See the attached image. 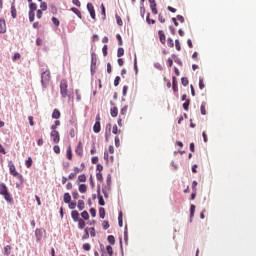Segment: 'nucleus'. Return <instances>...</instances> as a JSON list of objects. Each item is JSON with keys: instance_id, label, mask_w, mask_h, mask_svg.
<instances>
[{"instance_id": "1", "label": "nucleus", "mask_w": 256, "mask_h": 256, "mask_svg": "<svg viewBox=\"0 0 256 256\" xmlns=\"http://www.w3.org/2000/svg\"><path fill=\"white\" fill-rule=\"evenodd\" d=\"M0 195H2L7 203H13V196L9 193V188L5 183L0 184Z\"/></svg>"}, {"instance_id": "2", "label": "nucleus", "mask_w": 256, "mask_h": 256, "mask_svg": "<svg viewBox=\"0 0 256 256\" xmlns=\"http://www.w3.org/2000/svg\"><path fill=\"white\" fill-rule=\"evenodd\" d=\"M50 81H51V71L46 70L42 72L41 74L42 87L47 88V85H49Z\"/></svg>"}, {"instance_id": "3", "label": "nucleus", "mask_w": 256, "mask_h": 256, "mask_svg": "<svg viewBox=\"0 0 256 256\" xmlns=\"http://www.w3.org/2000/svg\"><path fill=\"white\" fill-rule=\"evenodd\" d=\"M67 80H62L60 83V93L62 97H67Z\"/></svg>"}, {"instance_id": "4", "label": "nucleus", "mask_w": 256, "mask_h": 256, "mask_svg": "<svg viewBox=\"0 0 256 256\" xmlns=\"http://www.w3.org/2000/svg\"><path fill=\"white\" fill-rule=\"evenodd\" d=\"M87 9L90 13L91 19H93L94 21H97V18L95 16V7L91 3H88L87 4Z\"/></svg>"}, {"instance_id": "5", "label": "nucleus", "mask_w": 256, "mask_h": 256, "mask_svg": "<svg viewBox=\"0 0 256 256\" xmlns=\"http://www.w3.org/2000/svg\"><path fill=\"white\" fill-rule=\"evenodd\" d=\"M109 191H111V184H104L102 187V193L106 199L109 198Z\"/></svg>"}, {"instance_id": "6", "label": "nucleus", "mask_w": 256, "mask_h": 256, "mask_svg": "<svg viewBox=\"0 0 256 256\" xmlns=\"http://www.w3.org/2000/svg\"><path fill=\"white\" fill-rule=\"evenodd\" d=\"M50 136L52 137L54 143H59V141H61V138L59 136V131L57 130H52L50 133Z\"/></svg>"}, {"instance_id": "7", "label": "nucleus", "mask_w": 256, "mask_h": 256, "mask_svg": "<svg viewBox=\"0 0 256 256\" xmlns=\"http://www.w3.org/2000/svg\"><path fill=\"white\" fill-rule=\"evenodd\" d=\"M9 171L13 177H20L19 173L17 172V169L15 168L14 163H9Z\"/></svg>"}, {"instance_id": "8", "label": "nucleus", "mask_w": 256, "mask_h": 256, "mask_svg": "<svg viewBox=\"0 0 256 256\" xmlns=\"http://www.w3.org/2000/svg\"><path fill=\"white\" fill-rule=\"evenodd\" d=\"M75 153L76 155H78V157H82L83 155V142H78L76 149H75Z\"/></svg>"}, {"instance_id": "9", "label": "nucleus", "mask_w": 256, "mask_h": 256, "mask_svg": "<svg viewBox=\"0 0 256 256\" xmlns=\"http://www.w3.org/2000/svg\"><path fill=\"white\" fill-rule=\"evenodd\" d=\"M150 3V9L153 13V15H157L158 11H157V2H155V0H148Z\"/></svg>"}, {"instance_id": "10", "label": "nucleus", "mask_w": 256, "mask_h": 256, "mask_svg": "<svg viewBox=\"0 0 256 256\" xmlns=\"http://www.w3.org/2000/svg\"><path fill=\"white\" fill-rule=\"evenodd\" d=\"M111 127H112L111 123H108L106 125V131H105V139H106V141H109V137H111Z\"/></svg>"}, {"instance_id": "11", "label": "nucleus", "mask_w": 256, "mask_h": 256, "mask_svg": "<svg viewBox=\"0 0 256 256\" xmlns=\"http://www.w3.org/2000/svg\"><path fill=\"white\" fill-rule=\"evenodd\" d=\"M158 35H159L160 43H162V45H165V43L167 41V38L165 36V32H163V30H160L158 32Z\"/></svg>"}, {"instance_id": "12", "label": "nucleus", "mask_w": 256, "mask_h": 256, "mask_svg": "<svg viewBox=\"0 0 256 256\" xmlns=\"http://www.w3.org/2000/svg\"><path fill=\"white\" fill-rule=\"evenodd\" d=\"M35 237L37 241H41L43 239V231L39 228L35 230Z\"/></svg>"}, {"instance_id": "13", "label": "nucleus", "mask_w": 256, "mask_h": 256, "mask_svg": "<svg viewBox=\"0 0 256 256\" xmlns=\"http://www.w3.org/2000/svg\"><path fill=\"white\" fill-rule=\"evenodd\" d=\"M110 115L111 117H117V115H119V108H117V106H113L111 109H110Z\"/></svg>"}, {"instance_id": "14", "label": "nucleus", "mask_w": 256, "mask_h": 256, "mask_svg": "<svg viewBox=\"0 0 256 256\" xmlns=\"http://www.w3.org/2000/svg\"><path fill=\"white\" fill-rule=\"evenodd\" d=\"M71 217H72L73 221H74L75 223H77L78 220L80 219V218H79V212H78L77 210H73V211L71 212Z\"/></svg>"}, {"instance_id": "15", "label": "nucleus", "mask_w": 256, "mask_h": 256, "mask_svg": "<svg viewBox=\"0 0 256 256\" xmlns=\"http://www.w3.org/2000/svg\"><path fill=\"white\" fill-rule=\"evenodd\" d=\"M201 115H207V102H202L200 106Z\"/></svg>"}, {"instance_id": "16", "label": "nucleus", "mask_w": 256, "mask_h": 256, "mask_svg": "<svg viewBox=\"0 0 256 256\" xmlns=\"http://www.w3.org/2000/svg\"><path fill=\"white\" fill-rule=\"evenodd\" d=\"M11 15L13 19L17 18V9L15 8V1H13L11 4Z\"/></svg>"}, {"instance_id": "17", "label": "nucleus", "mask_w": 256, "mask_h": 256, "mask_svg": "<svg viewBox=\"0 0 256 256\" xmlns=\"http://www.w3.org/2000/svg\"><path fill=\"white\" fill-rule=\"evenodd\" d=\"M129 109V106L125 105L121 110H120V115L119 117H122L125 119L126 115H127V111Z\"/></svg>"}, {"instance_id": "18", "label": "nucleus", "mask_w": 256, "mask_h": 256, "mask_svg": "<svg viewBox=\"0 0 256 256\" xmlns=\"http://www.w3.org/2000/svg\"><path fill=\"white\" fill-rule=\"evenodd\" d=\"M7 31V26L3 19H0V33H5Z\"/></svg>"}, {"instance_id": "19", "label": "nucleus", "mask_w": 256, "mask_h": 256, "mask_svg": "<svg viewBox=\"0 0 256 256\" xmlns=\"http://www.w3.org/2000/svg\"><path fill=\"white\" fill-rule=\"evenodd\" d=\"M94 133H100L101 132V122H95L93 126Z\"/></svg>"}, {"instance_id": "20", "label": "nucleus", "mask_w": 256, "mask_h": 256, "mask_svg": "<svg viewBox=\"0 0 256 256\" xmlns=\"http://www.w3.org/2000/svg\"><path fill=\"white\" fill-rule=\"evenodd\" d=\"M63 201L64 203H71V194L69 192L64 193Z\"/></svg>"}, {"instance_id": "21", "label": "nucleus", "mask_w": 256, "mask_h": 256, "mask_svg": "<svg viewBox=\"0 0 256 256\" xmlns=\"http://www.w3.org/2000/svg\"><path fill=\"white\" fill-rule=\"evenodd\" d=\"M61 117V112L58 109H54L52 113V119H59Z\"/></svg>"}, {"instance_id": "22", "label": "nucleus", "mask_w": 256, "mask_h": 256, "mask_svg": "<svg viewBox=\"0 0 256 256\" xmlns=\"http://www.w3.org/2000/svg\"><path fill=\"white\" fill-rule=\"evenodd\" d=\"M85 181H87V176L85 174L78 176V183H85Z\"/></svg>"}, {"instance_id": "23", "label": "nucleus", "mask_w": 256, "mask_h": 256, "mask_svg": "<svg viewBox=\"0 0 256 256\" xmlns=\"http://www.w3.org/2000/svg\"><path fill=\"white\" fill-rule=\"evenodd\" d=\"M78 190H79L81 193H87V185H86V184H81V185H79Z\"/></svg>"}, {"instance_id": "24", "label": "nucleus", "mask_w": 256, "mask_h": 256, "mask_svg": "<svg viewBox=\"0 0 256 256\" xmlns=\"http://www.w3.org/2000/svg\"><path fill=\"white\" fill-rule=\"evenodd\" d=\"M77 222H78V229H85V220L80 218Z\"/></svg>"}, {"instance_id": "25", "label": "nucleus", "mask_w": 256, "mask_h": 256, "mask_svg": "<svg viewBox=\"0 0 256 256\" xmlns=\"http://www.w3.org/2000/svg\"><path fill=\"white\" fill-rule=\"evenodd\" d=\"M71 11H73L75 13V15H77V17H79V19L83 18V16L81 15V11H79V9L73 7V8H71Z\"/></svg>"}, {"instance_id": "26", "label": "nucleus", "mask_w": 256, "mask_h": 256, "mask_svg": "<svg viewBox=\"0 0 256 256\" xmlns=\"http://www.w3.org/2000/svg\"><path fill=\"white\" fill-rule=\"evenodd\" d=\"M172 89L177 91V78L175 76L172 77Z\"/></svg>"}, {"instance_id": "27", "label": "nucleus", "mask_w": 256, "mask_h": 256, "mask_svg": "<svg viewBox=\"0 0 256 256\" xmlns=\"http://www.w3.org/2000/svg\"><path fill=\"white\" fill-rule=\"evenodd\" d=\"M4 255L9 256L11 255V246L7 245L4 247Z\"/></svg>"}, {"instance_id": "28", "label": "nucleus", "mask_w": 256, "mask_h": 256, "mask_svg": "<svg viewBox=\"0 0 256 256\" xmlns=\"http://www.w3.org/2000/svg\"><path fill=\"white\" fill-rule=\"evenodd\" d=\"M107 241H108V243H110V245H115V236L109 235L107 237Z\"/></svg>"}, {"instance_id": "29", "label": "nucleus", "mask_w": 256, "mask_h": 256, "mask_svg": "<svg viewBox=\"0 0 256 256\" xmlns=\"http://www.w3.org/2000/svg\"><path fill=\"white\" fill-rule=\"evenodd\" d=\"M25 165H26L27 169H30V167L33 165V159L31 157H29L26 160Z\"/></svg>"}, {"instance_id": "30", "label": "nucleus", "mask_w": 256, "mask_h": 256, "mask_svg": "<svg viewBox=\"0 0 256 256\" xmlns=\"http://www.w3.org/2000/svg\"><path fill=\"white\" fill-rule=\"evenodd\" d=\"M116 23L119 25V27H123V20L121 19V16L116 14Z\"/></svg>"}, {"instance_id": "31", "label": "nucleus", "mask_w": 256, "mask_h": 256, "mask_svg": "<svg viewBox=\"0 0 256 256\" xmlns=\"http://www.w3.org/2000/svg\"><path fill=\"white\" fill-rule=\"evenodd\" d=\"M66 156L69 161H71V159H73V152L71 150V147L68 148Z\"/></svg>"}, {"instance_id": "32", "label": "nucleus", "mask_w": 256, "mask_h": 256, "mask_svg": "<svg viewBox=\"0 0 256 256\" xmlns=\"http://www.w3.org/2000/svg\"><path fill=\"white\" fill-rule=\"evenodd\" d=\"M29 9L32 11V13H35V11H37V5L33 2H30Z\"/></svg>"}, {"instance_id": "33", "label": "nucleus", "mask_w": 256, "mask_h": 256, "mask_svg": "<svg viewBox=\"0 0 256 256\" xmlns=\"http://www.w3.org/2000/svg\"><path fill=\"white\" fill-rule=\"evenodd\" d=\"M98 203L101 205V207H104L105 200L103 199V196L101 194L98 195Z\"/></svg>"}, {"instance_id": "34", "label": "nucleus", "mask_w": 256, "mask_h": 256, "mask_svg": "<svg viewBox=\"0 0 256 256\" xmlns=\"http://www.w3.org/2000/svg\"><path fill=\"white\" fill-rule=\"evenodd\" d=\"M78 209L80 211H83V209H85V202L83 200L78 201Z\"/></svg>"}, {"instance_id": "35", "label": "nucleus", "mask_w": 256, "mask_h": 256, "mask_svg": "<svg viewBox=\"0 0 256 256\" xmlns=\"http://www.w3.org/2000/svg\"><path fill=\"white\" fill-rule=\"evenodd\" d=\"M190 103H191V100H189V99H187V100L185 101V103H183V109H184L185 111H189V105H190Z\"/></svg>"}, {"instance_id": "36", "label": "nucleus", "mask_w": 256, "mask_h": 256, "mask_svg": "<svg viewBox=\"0 0 256 256\" xmlns=\"http://www.w3.org/2000/svg\"><path fill=\"white\" fill-rule=\"evenodd\" d=\"M151 14H147V17H146V21L148 23V25H155V20L154 19H151L149 18Z\"/></svg>"}, {"instance_id": "37", "label": "nucleus", "mask_w": 256, "mask_h": 256, "mask_svg": "<svg viewBox=\"0 0 256 256\" xmlns=\"http://www.w3.org/2000/svg\"><path fill=\"white\" fill-rule=\"evenodd\" d=\"M118 223H119V227H123V212L119 213Z\"/></svg>"}, {"instance_id": "38", "label": "nucleus", "mask_w": 256, "mask_h": 256, "mask_svg": "<svg viewBox=\"0 0 256 256\" xmlns=\"http://www.w3.org/2000/svg\"><path fill=\"white\" fill-rule=\"evenodd\" d=\"M81 217H82V219H85V221H89V212L83 211L81 213Z\"/></svg>"}, {"instance_id": "39", "label": "nucleus", "mask_w": 256, "mask_h": 256, "mask_svg": "<svg viewBox=\"0 0 256 256\" xmlns=\"http://www.w3.org/2000/svg\"><path fill=\"white\" fill-rule=\"evenodd\" d=\"M181 84H182L184 87H187V85H189V79H188L187 77L181 78Z\"/></svg>"}, {"instance_id": "40", "label": "nucleus", "mask_w": 256, "mask_h": 256, "mask_svg": "<svg viewBox=\"0 0 256 256\" xmlns=\"http://www.w3.org/2000/svg\"><path fill=\"white\" fill-rule=\"evenodd\" d=\"M125 55V49L118 48L117 57H123Z\"/></svg>"}, {"instance_id": "41", "label": "nucleus", "mask_w": 256, "mask_h": 256, "mask_svg": "<svg viewBox=\"0 0 256 256\" xmlns=\"http://www.w3.org/2000/svg\"><path fill=\"white\" fill-rule=\"evenodd\" d=\"M29 21L30 23H33V21H35V12L29 11Z\"/></svg>"}, {"instance_id": "42", "label": "nucleus", "mask_w": 256, "mask_h": 256, "mask_svg": "<svg viewBox=\"0 0 256 256\" xmlns=\"http://www.w3.org/2000/svg\"><path fill=\"white\" fill-rule=\"evenodd\" d=\"M82 239H83V240L89 239V228H85L84 234H83V236H82Z\"/></svg>"}, {"instance_id": "43", "label": "nucleus", "mask_w": 256, "mask_h": 256, "mask_svg": "<svg viewBox=\"0 0 256 256\" xmlns=\"http://www.w3.org/2000/svg\"><path fill=\"white\" fill-rule=\"evenodd\" d=\"M106 251L109 256H113V247L111 245L106 246Z\"/></svg>"}, {"instance_id": "44", "label": "nucleus", "mask_w": 256, "mask_h": 256, "mask_svg": "<svg viewBox=\"0 0 256 256\" xmlns=\"http://www.w3.org/2000/svg\"><path fill=\"white\" fill-rule=\"evenodd\" d=\"M96 178H97V181H100V183H103V173L102 172H98L96 174Z\"/></svg>"}, {"instance_id": "45", "label": "nucleus", "mask_w": 256, "mask_h": 256, "mask_svg": "<svg viewBox=\"0 0 256 256\" xmlns=\"http://www.w3.org/2000/svg\"><path fill=\"white\" fill-rule=\"evenodd\" d=\"M112 133L114 135H118V133H121V130H119V128L117 127V125H114L112 128Z\"/></svg>"}, {"instance_id": "46", "label": "nucleus", "mask_w": 256, "mask_h": 256, "mask_svg": "<svg viewBox=\"0 0 256 256\" xmlns=\"http://www.w3.org/2000/svg\"><path fill=\"white\" fill-rule=\"evenodd\" d=\"M59 125H61V121L56 120L55 124L51 126L52 131H56L55 129H57V127H59Z\"/></svg>"}, {"instance_id": "47", "label": "nucleus", "mask_w": 256, "mask_h": 256, "mask_svg": "<svg viewBox=\"0 0 256 256\" xmlns=\"http://www.w3.org/2000/svg\"><path fill=\"white\" fill-rule=\"evenodd\" d=\"M100 219H105V208L99 209Z\"/></svg>"}, {"instance_id": "48", "label": "nucleus", "mask_w": 256, "mask_h": 256, "mask_svg": "<svg viewBox=\"0 0 256 256\" xmlns=\"http://www.w3.org/2000/svg\"><path fill=\"white\" fill-rule=\"evenodd\" d=\"M195 216V205L190 206V217L193 218Z\"/></svg>"}, {"instance_id": "49", "label": "nucleus", "mask_w": 256, "mask_h": 256, "mask_svg": "<svg viewBox=\"0 0 256 256\" xmlns=\"http://www.w3.org/2000/svg\"><path fill=\"white\" fill-rule=\"evenodd\" d=\"M52 23L56 26L59 27V25H61V22L59 21V19L52 17Z\"/></svg>"}, {"instance_id": "50", "label": "nucleus", "mask_w": 256, "mask_h": 256, "mask_svg": "<svg viewBox=\"0 0 256 256\" xmlns=\"http://www.w3.org/2000/svg\"><path fill=\"white\" fill-rule=\"evenodd\" d=\"M41 11H47V2H40Z\"/></svg>"}, {"instance_id": "51", "label": "nucleus", "mask_w": 256, "mask_h": 256, "mask_svg": "<svg viewBox=\"0 0 256 256\" xmlns=\"http://www.w3.org/2000/svg\"><path fill=\"white\" fill-rule=\"evenodd\" d=\"M82 248L84 249V251H91V244L85 243L83 244Z\"/></svg>"}, {"instance_id": "52", "label": "nucleus", "mask_w": 256, "mask_h": 256, "mask_svg": "<svg viewBox=\"0 0 256 256\" xmlns=\"http://www.w3.org/2000/svg\"><path fill=\"white\" fill-rule=\"evenodd\" d=\"M167 45H168V47H170V48L175 47V44L173 43V39H172V38H168V40H167Z\"/></svg>"}, {"instance_id": "53", "label": "nucleus", "mask_w": 256, "mask_h": 256, "mask_svg": "<svg viewBox=\"0 0 256 256\" xmlns=\"http://www.w3.org/2000/svg\"><path fill=\"white\" fill-rule=\"evenodd\" d=\"M199 89H205V83L203 82V78H199Z\"/></svg>"}, {"instance_id": "54", "label": "nucleus", "mask_w": 256, "mask_h": 256, "mask_svg": "<svg viewBox=\"0 0 256 256\" xmlns=\"http://www.w3.org/2000/svg\"><path fill=\"white\" fill-rule=\"evenodd\" d=\"M53 151H54V153L59 155V153H61V148L58 145H56V146L53 147Z\"/></svg>"}, {"instance_id": "55", "label": "nucleus", "mask_w": 256, "mask_h": 256, "mask_svg": "<svg viewBox=\"0 0 256 256\" xmlns=\"http://www.w3.org/2000/svg\"><path fill=\"white\" fill-rule=\"evenodd\" d=\"M175 47L177 51H181V42H179V40H175Z\"/></svg>"}, {"instance_id": "56", "label": "nucleus", "mask_w": 256, "mask_h": 256, "mask_svg": "<svg viewBox=\"0 0 256 256\" xmlns=\"http://www.w3.org/2000/svg\"><path fill=\"white\" fill-rule=\"evenodd\" d=\"M88 231H90V236L91 237H95L97 234L95 232V229L92 227V228H88Z\"/></svg>"}, {"instance_id": "57", "label": "nucleus", "mask_w": 256, "mask_h": 256, "mask_svg": "<svg viewBox=\"0 0 256 256\" xmlns=\"http://www.w3.org/2000/svg\"><path fill=\"white\" fill-rule=\"evenodd\" d=\"M90 214H91V217H97V210H95V208H91Z\"/></svg>"}, {"instance_id": "58", "label": "nucleus", "mask_w": 256, "mask_h": 256, "mask_svg": "<svg viewBox=\"0 0 256 256\" xmlns=\"http://www.w3.org/2000/svg\"><path fill=\"white\" fill-rule=\"evenodd\" d=\"M121 81V77L117 76L114 80V86L117 87Z\"/></svg>"}, {"instance_id": "59", "label": "nucleus", "mask_w": 256, "mask_h": 256, "mask_svg": "<svg viewBox=\"0 0 256 256\" xmlns=\"http://www.w3.org/2000/svg\"><path fill=\"white\" fill-rule=\"evenodd\" d=\"M77 207V202H69V209H75Z\"/></svg>"}, {"instance_id": "60", "label": "nucleus", "mask_w": 256, "mask_h": 256, "mask_svg": "<svg viewBox=\"0 0 256 256\" xmlns=\"http://www.w3.org/2000/svg\"><path fill=\"white\" fill-rule=\"evenodd\" d=\"M102 227H103V229H105V230L109 229V222L104 221V222L102 223Z\"/></svg>"}, {"instance_id": "61", "label": "nucleus", "mask_w": 256, "mask_h": 256, "mask_svg": "<svg viewBox=\"0 0 256 256\" xmlns=\"http://www.w3.org/2000/svg\"><path fill=\"white\" fill-rule=\"evenodd\" d=\"M115 145H116V147H120V145H121V142L119 140V136L115 137Z\"/></svg>"}, {"instance_id": "62", "label": "nucleus", "mask_w": 256, "mask_h": 256, "mask_svg": "<svg viewBox=\"0 0 256 256\" xmlns=\"http://www.w3.org/2000/svg\"><path fill=\"white\" fill-rule=\"evenodd\" d=\"M73 5H76V7H81V1L79 0H72Z\"/></svg>"}, {"instance_id": "63", "label": "nucleus", "mask_w": 256, "mask_h": 256, "mask_svg": "<svg viewBox=\"0 0 256 256\" xmlns=\"http://www.w3.org/2000/svg\"><path fill=\"white\" fill-rule=\"evenodd\" d=\"M102 53H103L104 57H107V45L103 46Z\"/></svg>"}, {"instance_id": "64", "label": "nucleus", "mask_w": 256, "mask_h": 256, "mask_svg": "<svg viewBox=\"0 0 256 256\" xmlns=\"http://www.w3.org/2000/svg\"><path fill=\"white\" fill-rule=\"evenodd\" d=\"M158 21H160V23H165V17H163L161 14H159Z\"/></svg>"}]
</instances>
